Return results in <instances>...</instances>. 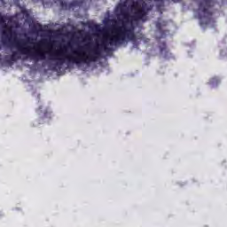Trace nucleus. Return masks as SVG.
<instances>
[{
	"mask_svg": "<svg viewBox=\"0 0 227 227\" xmlns=\"http://www.w3.org/2000/svg\"><path fill=\"white\" fill-rule=\"evenodd\" d=\"M123 17L122 26L116 27L114 26L112 28V33L114 35L104 34L100 44H96L92 49L91 43H88L83 46H79L77 50L74 51L73 53L75 56L67 55L66 59L68 63H74L75 65H81L85 63H95L98 60V58L102 56V50L106 52H109L111 48L108 45H121L125 43L127 40L132 42L136 40V34L134 33V27L131 25L129 28L127 27V24H132V16L129 13V11L121 14Z\"/></svg>",
	"mask_w": 227,
	"mask_h": 227,
	"instance_id": "nucleus-1",
	"label": "nucleus"
},
{
	"mask_svg": "<svg viewBox=\"0 0 227 227\" xmlns=\"http://www.w3.org/2000/svg\"><path fill=\"white\" fill-rule=\"evenodd\" d=\"M33 38L27 37V40L21 39L15 41V47L20 54L29 56L34 61H43L47 58L46 47H51L52 43L47 39H42L38 43H35V47L27 46V43H31Z\"/></svg>",
	"mask_w": 227,
	"mask_h": 227,
	"instance_id": "nucleus-2",
	"label": "nucleus"
},
{
	"mask_svg": "<svg viewBox=\"0 0 227 227\" xmlns=\"http://www.w3.org/2000/svg\"><path fill=\"white\" fill-rule=\"evenodd\" d=\"M215 6L214 0H202L197 9V17L200 22V26H208V23L212 20V15L214 12L210 11V8Z\"/></svg>",
	"mask_w": 227,
	"mask_h": 227,
	"instance_id": "nucleus-3",
	"label": "nucleus"
},
{
	"mask_svg": "<svg viewBox=\"0 0 227 227\" xmlns=\"http://www.w3.org/2000/svg\"><path fill=\"white\" fill-rule=\"evenodd\" d=\"M7 20L6 16L0 13V24L7 28L2 32V42L4 45L8 43H11V45H15V42L19 41L17 40V31L12 30V27H8L6 24Z\"/></svg>",
	"mask_w": 227,
	"mask_h": 227,
	"instance_id": "nucleus-4",
	"label": "nucleus"
},
{
	"mask_svg": "<svg viewBox=\"0 0 227 227\" xmlns=\"http://www.w3.org/2000/svg\"><path fill=\"white\" fill-rule=\"evenodd\" d=\"M131 10H135L133 15H131V20L137 22V20H143L145 17L148 15L152 7H148V4L145 1H143L141 4L139 2H133L131 4Z\"/></svg>",
	"mask_w": 227,
	"mask_h": 227,
	"instance_id": "nucleus-5",
	"label": "nucleus"
},
{
	"mask_svg": "<svg viewBox=\"0 0 227 227\" xmlns=\"http://www.w3.org/2000/svg\"><path fill=\"white\" fill-rule=\"evenodd\" d=\"M69 47H72V43H67V45H63L59 50L50 53V59L57 60L55 67H58L59 70H61V67L65 65L66 59L63 58V56H65V53Z\"/></svg>",
	"mask_w": 227,
	"mask_h": 227,
	"instance_id": "nucleus-6",
	"label": "nucleus"
},
{
	"mask_svg": "<svg viewBox=\"0 0 227 227\" xmlns=\"http://www.w3.org/2000/svg\"><path fill=\"white\" fill-rule=\"evenodd\" d=\"M36 113L39 115V118H38L39 124L47 123V121H50L51 118H52V114H51V112H49V109L47 108L43 109V106H40L36 109Z\"/></svg>",
	"mask_w": 227,
	"mask_h": 227,
	"instance_id": "nucleus-7",
	"label": "nucleus"
},
{
	"mask_svg": "<svg viewBox=\"0 0 227 227\" xmlns=\"http://www.w3.org/2000/svg\"><path fill=\"white\" fill-rule=\"evenodd\" d=\"M60 6H61L62 10H72V8H75V7L79 6V2L74 1V2L67 4L65 1H61Z\"/></svg>",
	"mask_w": 227,
	"mask_h": 227,
	"instance_id": "nucleus-8",
	"label": "nucleus"
},
{
	"mask_svg": "<svg viewBox=\"0 0 227 227\" xmlns=\"http://www.w3.org/2000/svg\"><path fill=\"white\" fill-rule=\"evenodd\" d=\"M115 12L119 15H122L123 13L129 12V9H127V2L118 4L115 8Z\"/></svg>",
	"mask_w": 227,
	"mask_h": 227,
	"instance_id": "nucleus-9",
	"label": "nucleus"
},
{
	"mask_svg": "<svg viewBox=\"0 0 227 227\" xmlns=\"http://www.w3.org/2000/svg\"><path fill=\"white\" fill-rule=\"evenodd\" d=\"M207 84H209V86H211V88H217V86H219V84H221V79H219V77H217V76H215L209 80Z\"/></svg>",
	"mask_w": 227,
	"mask_h": 227,
	"instance_id": "nucleus-10",
	"label": "nucleus"
},
{
	"mask_svg": "<svg viewBox=\"0 0 227 227\" xmlns=\"http://www.w3.org/2000/svg\"><path fill=\"white\" fill-rule=\"evenodd\" d=\"M20 59V55H19V51H12L11 55V61H18Z\"/></svg>",
	"mask_w": 227,
	"mask_h": 227,
	"instance_id": "nucleus-11",
	"label": "nucleus"
},
{
	"mask_svg": "<svg viewBox=\"0 0 227 227\" xmlns=\"http://www.w3.org/2000/svg\"><path fill=\"white\" fill-rule=\"evenodd\" d=\"M31 30H32L34 33H38V31H42V25H41V24L34 25V26L31 27Z\"/></svg>",
	"mask_w": 227,
	"mask_h": 227,
	"instance_id": "nucleus-12",
	"label": "nucleus"
},
{
	"mask_svg": "<svg viewBox=\"0 0 227 227\" xmlns=\"http://www.w3.org/2000/svg\"><path fill=\"white\" fill-rule=\"evenodd\" d=\"M160 51L161 54H164V52H168V47L166 46V43H163L162 46H160Z\"/></svg>",
	"mask_w": 227,
	"mask_h": 227,
	"instance_id": "nucleus-13",
	"label": "nucleus"
},
{
	"mask_svg": "<svg viewBox=\"0 0 227 227\" xmlns=\"http://www.w3.org/2000/svg\"><path fill=\"white\" fill-rule=\"evenodd\" d=\"M154 3H160V4H164V2L166 1V0H153Z\"/></svg>",
	"mask_w": 227,
	"mask_h": 227,
	"instance_id": "nucleus-14",
	"label": "nucleus"
}]
</instances>
